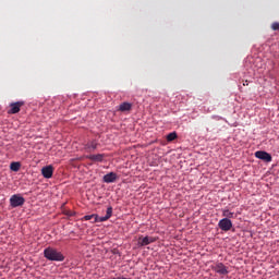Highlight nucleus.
Segmentation results:
<instances>
[{
	"label": "nucleus",
	"instance_id": "nucleus-1",
	"mask_svg": "<svg viewBox=\"0 0 279 279\" xmlns=\"http://www.w3.org/2000/svg\"><path fill=\"white\" fill-rule=\"evenodd\" d=\"M44 256L47 258V260L57 263H62V260H64V255L62 252H59L58 250L50 246L44 250Z\"/></svg>",
	"mask_w": 279,
	"mask_h": 279
},
{
	"label": "nucleus",
	"instance_id": "nucleus-2",
	"mask_svg": "<svg viewBox=\"0 0 279 279\" xmlns=\"http://www.w3.org/2000/svg\"><path fill=\"white\" fill-rule=\"evenodd\" d=\"M112 217V206L107 208V213L105 217H99L97 214L86 215L84 216L85 221H92V223H104V221H108Z\"/></svg>",
	"mask_w": 279,
	"mask_h": 279
},
{
	"label": "nucleus",
	"instance_id": "nucleus-3",
	"mask_svg": "<svg viewBox=\"0 0 279 279\" xmlns=\"http://www.w3.org/2000/svg\"><path fill=\"white\" fill-rule=\"evenodd\" d=\"M23 204H25V197L20 194H14L10 197L11 208H19V206H23Z\"/></svg>",
	"mask_w": 279,
	"mask_h": 279
},
{
	"label": "nucleus",
	"instance_id": "nucleus-4",
	"mask_svg": "<svg viewBox=\"0 0 279 279\" xmlns=\"http://www.w3.org/2000/svg\"><path fill=\"white\" fill-rule=\"evenodd\" d=\"M151 243H156V238L149 236V235H146V236L141 235L137 239V245L140 247H145L146 245H151Z\"/></svg>",
	"mask_w": 279,
	"mask_h": 279
},
{
	"label": "nucleus",
	"instance_id": "nucleus-5",
	"mask_svg": "<svg viewBox=\"0 0 279 279\" xmlns=\"http://www.w3.org/2000/svg\"><path fill=\"white\" fill-rule=\"evenodd\" d=\"M218 228H220V230H222L223 232H229V230H232V220L228 218L219 220Z\"/></svg>",
	"mask_w": 279,
	"mask_h": 279
},
{
	"label": "nucleus",
	"instance_id": "nucleus-6",
	"mask_svg": "<svg viewBox=\"0 0 279 279\" xmlns=\"http://www.w3.org/2000/svg\"><path fill=\"white\" fill-rule=\"evenodd\" d=\"M214 271H216V274H219L220 276H228V274H230V271H228V267H226V265H223V263H217L214 267H213Z\"/></svg>",
	"mask_w": 279,
	"mask_h": 279
},
{
	"label": "nucleus",
	"instance_id": "nucleus-7",
	"mask_svg": "<svg viewBox=\"0 0 279 279\" xmlns=\"http://www.w3.org/2000/svg\"><path fill=\"white\" fill-rule=\"evenodd\" d=\"M255 157L259 160H264V162H271V155L265 150H257Z\"/></svg>",
	"mask_w": 279,
	"mask_h": 279
},
{
	"label": "nucleus",
	"instance_id": "nucleus-8",
	"mask_svg": "<svg viewBox=\"0 0 279 279\" xmlns=\"http://www.w3.org/2000/svg\"><path fill=\"white\" fill-rule=\"evenodd\" d=\"M41 175H44V178L47 180L53 178V166L49 165L41 168Z\"/></svg>",
	"mask_w": 279,
	"mask_h": 279
},
{
	"label": "nucleus",
	"instance_id": "nucleus-9",
	"mask_svg": "<svg viewBox=\"0 0 279 279\" xmlns=\"http://www.w3.org/2000/svg\"><path fill=\"white\" fill-rule=\"evenodd\" d=\"M24 106L23 101L12 102L10 105L9 114H17V112H21V107Z\"/></svg>",
	"mask_w": 279,
	"mask_h": 279
},
{
	"label": "nucleus",
	"instance_id": "nucleus-10",
	"mask_svg": "<svg viewBox=\"0 0 279 279\" xmlns=\"http://www.w3.org/2000/svg\"><path fill=\"white\" fill-rule=\"evenodd\" d=\"M87 160H92V162H104V158H106L105 154H97V155H87Z\"/></svg>",
	"mask_w": 279,
	"mask_h": 279
},
{
	"label": "nucleus",
	"instance_id": "nucleus-11",
	"mask_svg": "<svg viewBox=\"0 0 279 279\" xmlns=\"http://www.w3.org/2000/svg\"><path fill=\"white\" fill-rule=\"evenodd\" d=\"M102 180L106 182V184H112V182H117V173L109 172L104 175Z\"/></svg>",
	"mask_w": 279,
	"mask_h": 279
},
{
	"label": "nucleus",
	"instance_id": "nucleus-12",
	"mask_svg": "<svg viewBox=\"0 0 279 279\" xmlns=\"http://www.w3.org/2000/svg\"><path fill=\"white\" fill-rule=\"evenodd\" d=\"M119 110H120V112H130V110H132V104H130V102H122L119 106Z\"/></svg>",
	"mask_w": 279,
	"mask_h": 279
},
{
	"label": "nucleus",
	"instance_id": "nucleus-13",
	"mask_svg": "<svg viewBox=\"0 0 279 279\" xmlns=\"http://www.w3.org/2000/svg\"><path fill=\"white\" fill-rule=\"evenodd\" d=\"M222 217H226V219H233L234 213L230 211L229 209H225L222 211Z\"/></svg>",
	"mask_w": 279,
	"mask_h": 279
},
{
	"label": "nucleus",
	"instance_id": "nucleus-14",
	"mask_svg": "<svg viewBox=\"0 0 279 279\" xmlns=\"http://www.w3.org/2000/svg\"><path fill=\"white\" fill-rule=\"evenodd\" d=\"M10 169H11V171H19L21 169V163L20 162H11Z\"/></svg>",
	"mask_w": 279,
	"mask_h": 279
},
{
	"label": "nucleus",
	"instance_id": "nucleus-15",
	"mask_svg": "<svg viewBox=\"0 0 279 279\" xmlns=\"http://www.w3.org/2000/svg\"><path fill=\"white\" fill-rule=\"evenodd\" d=\"M175 138H178V133H175V132L169 133V134L167 135V141H168L169 143H171V141H175Z\"/></svg>",
	"mask_w": 279,
	"mask_h": 279
},
{
	"label": "nucleus",
	"instance_id": "nucleus-16",
	"mask_svg": "<svg viewBox=\"0 0 279 279\" xmlns=\"http://www.w3.org/2000/svg\"><path fill=\"white\" fill-rule=\"evenodd\" d=\"M86 149H89V151L90 150L95 151V149H97V143L92 142L90 144H87Z\"/></svg>",
	"mask_w": 279,
	"mask_h": 279
},
{
	"label": "nucleus",
	"instance_id": "nucleus-17",
	"mask_svg": "<svg viewBox=\"0 0 279 279\" xmlns=\"http://www.w3.org/2000/svg\"><path fill=\"white\" fill-rule=\"evenodd\" d=\"M271 29H272L274 32H278V29H279V23H278V22H274V23L271 24Z\"/></svg>",
	"mask_w": 279,
	"mask_h": 279
},
{
	"label": "nucleus",
	"instance_id": "nucleus-18",
	"mask_svg": "<svg viewBox=\"0 0 279 279\" xmlns=\"http://www.w3.org/2000/svg\"><path fill=\"white\" fill-rule=\"evenodd\" d=\"M243 86H247V81H245V82L243 83Z\"/></svg>",
	"mask_w": 279,
	"mask_h": 279
},
{
	"label": "nucleus",
	"instance_id": "nucleus-19",
	"mask_svg": "<svg viewBox=\"0 0 279 279\" xmlns=\"http://www.w3.org/2000/svg\"><path fill=\"white\" fill-rule=\"evenodd\" d=\"M70 217H72L73 216V214H68Z\"/></svg>",
	"mask_w": 279,
	"mask_h": 279
}]
</instances>
